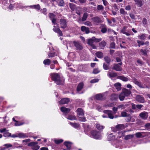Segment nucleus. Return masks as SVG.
<instances>
[{"instance_id": "nucleus-1", "label": "nucleus", "mask_w": 150, "mask_h": 150, "mask_svg": "<svg viewBox=\"0 0 150 150\" xmlns=\"http://www.w3.org/2000/svg\"><path fill=\"white\" fill-rule=\"evenodd\" d=\"M51 77L57 85H60L63 84L64 81L61 78L59 75L57 73L51 74Z\"/></svg>"}, {"instance_id": "nucleus-2", "label": "nucleus", "mask_w": 150, "mask_h": 150, "mask_svg": "<svg viewBox=\"0 0 150 150\" xmlns=\"http://www.w3.org/2000/svg\"><path fill=\"white\" fill-rule=\"evenodd\" d=\"M102 40L101 38H96L95 37L88 40L87 43L93 49H96V47L93 44V42H99Z\"/></svg>"}, {"instance_id": "nucleus-3", "label": "nucleus", "mask_w": 150, "mask_h": 150, "mask_svg": "<svg viewBox=\"0 0 150 150\" xmlns=\"http://www.w3.org/2000/svg\"><path fill=\"white\" fill-rule=\"evenodd\" d=\"M76 112L77 113V116L79 117V120L82 122L86 121V118L81 117L84 115L83 109L81 108H79L76 110Z\"/></svg>"}, {"instance_id": "nucleus-4", "label": "nucleus", "mask_w": 150, "mask_h": 150, "mask_svg": "<svg viewBox=\"0 0 150 150\" xmlns=\"http://www.w3.org/2000/svg\"><path fill=\"white\" fill-rule=\"evenodd\" d=\"M91 137L96 139H100L102 136L100 133L96 130H92L91 132Z\"/></svg>"}, {"instance_id": "nucleus-5", "label": "nucleus", "mask_w": 150, "mask_h": 150, "mask_svg": "<svg viewBox=\"0 0 150 150\" xmlns=\"http://www.w3.org/2000/svg\"><path fill=\"white\" fill-rule=\"evenodd\" d=\"M73 44L75 47L76 49L81 50L83 49V46L81 42L77 41H74L73 42Z\"/></svg>"}, {"instance_id": "nucleus-6", "label": "nucleus", "mask_w": 150, "mask_h": 150, "mask_svg": "<svg viewBox=\"0 0 150 150\" xmlns=\"http://www.w3.org/2000/svg\"><path fill=\"white\" fill-rule=\"evenodd\" d=\"M38 144L37 142H33L29 143L28 144V146H31L33 150H38L40 148V146L37 145Z\"/></svg>"}, {"instance_id": "nucleus-7", "label": "nucleus", "mask_w": 150, "mask_h": 150, "mask_svg": "<svg viewBox=\"0 0 150 150\" xmlns=\"http://www.w3.org/2000/svg\"><path fill=\"white\" fill-rule=\"evenodd\" d=\"M122 63L121 62L118 64H113L112 69L117 71H120L122 70V68L120 66L122 65Z\"/></svg>"}, {"instance_id": "nucleus-8", "label": "nucleus", "mask_w": 150, "mask_h": 150, "mask_svg": "<svg viewBox=\"0 0 150 150\" xmlns=\"http://www.w3.org/2000/svg\"><path fill=\"white\" fill-rule=\"evenodd\" d=\"M139 116L143 119L146 120L148 117V113L144 111L140 113Z\"/></svg>"}, {"instance_id": "nucleus-9", "label": "nucleus", "mask_w": 150, "mask_h": 150, "mask_svg": "<svg viewBox=\"0 0 150 150\" xmlns=\"http://www.w3.org/2000/svg\"><path fill=\"white\" fill-rule=\"evenodd\" d=\"M60 27L63 28H65L67 26V22L65 20L61 19L60 21Z\"/></svg>"}, {"instance_id": "nucleus-10", "label": "nucleus", "mask_w": 150, "mask_h": 150, "mask_svg": "<svg viewBox=\"0 0 150 150\" xmlns=\"http://www.w3.org/2000/svg\"><path fill=\"white\" fill-rule=\"evenodd\" d=\"M132 82L136 85H137L139 87L144 88L145 87H144L142 84V83L139 81L137 79L135 78L132 79Z\"/></svg>"}, {"instance_id": "nucleus-11", "label": "nucleus", "mask_w": 150, "mask_h": 150, "mask_svg": "<svg viewBox=\"0 0 150 150\" xmlns=\"http://www.w3.org/2000/svg\"><path fill=\"white\" fill-rule=\"evenodd\" d=\"M116 73L114 72L113 71H108L107 73V76L110 78L116 77L117 76Z\"/></svg>"}, {"instance_id": "nucleus-12", "label": "nucleus", "mask_w": 150, "mask_h": 150, "mask_svg": "<svg viewBox=\"0 0 150 150\" xmlns=\"http://www.w3.org/2000/svg\"><path fill=\"white\" fill-rule=\"evenodd\" d=\"M103 112L107 114L108 117L111 119H113L114 118V116L112 114V112L111 111L109 110H104Z\"/></svg>"}, {"instance_id": "nucleus-13", "label": "nucleus", "mask_w": 150, "mask_h": 150, "mask_svg": "<svg viewBox=\"0 0 150 150\" xmlns=\"http://www.w3.org/2000/svg\"><path fill=\"white\" fill-rule=\"evenodd\" d=\"M136 100L141 103H144L145 101L144 97L140 95H137L136 97Z\"/></svg>"}, {"instance_id": "nucleus-14", "label": "nucleus", "mask_w": 150, "mask_h": 150, "mask_svg": "<svg viewBox=\"0 0 150 150\" xmlns=\"http://www.w3.org/2000/svg\"><path fill=\"white\" fill-rule=\"evenodd\" d=\"M122 92L126 96H129L131 93V92L130 90L125 88L122 89Z\"/></svg>"}, {"instance_id": "nucleus-15", "label": "nucleus", "mask_w": 150, "mask_h": 150, "mask_svg": "<svg viewBox=\"0 0 150 150\" xmlns=\"http://www.w3.org/2000/svg\"><path fill=\"white\" fill-rule=\"evenodd\" d=\"M70 100L68 98H64L62 99L61 100L59 101L60 103L61 104H65L68 103L69 101Z\"/></svg>"}, {"instance_id": "nucleus-16", "label": "nucleus", "mask_w": 150, "mask_h": 150, "mask_svg": "<svg viewBox=\"0 0 150 150\" xmlns=\"http://www.w3.org/2000/svg\"><path fill=\"white\" fill-rule=\"evenodd\" d=\"M91 20L96 23H99L101 22V19L98 16H96L92 18Z\"/></svg>"}, {"instance_id": "nucleus-17", "label": "nucleus", "mask_w": 150, "mask_h": 150, "mask_svg": "<svg viewBox=\"0 0 150 150\" xmlns=\"http://www.w3.org/2000/svg\"><path fill=\"white\" fill-rule=\"evenodd\" d=\"M60 110L64 113L67 114L70 112V109L69 108L62 107L61 108Z\"/></svg>"}, {"instance_id": "nucleus-18", "label": "nucleus", "mask_w": 150, "mask_h": 150, "mask_svg": "<svg viewBox=\"0 0 150 150\" xmlns=\"http://www.w3.org/2000/svg\"><path fill=\"white\" fill-rule=\"evenodd\" d=\"M104 95L103 94L100 93L96 95V100H103L104 99Z\"/></svg>"}, {"instance_id": "nucleus-19", "label": "nucleus", "mask_w": 150, "mask_h": 150, "mask_svg": "<svg viewBox=\"0 0 150 150\" xmlns=\"http://www.w3.org/2000/svg\"><path fill=\"white\" fill-rule=\"evenodd\" d=\"M81 29L82 31L85 32L86 34H88L90 32L89 28L88 27L83 26L81 27Z\"/></svg>"}, {"instance_id": "nucleus-20", "label": "nucleus", "mask_w": 150, "mask_h": 150, "mask_svg": "<svg viewBox=\"0 0 150 150\" xmlns=\"http://www.w3.org/2000/svg\"><path fill=\"white\" fill-rule=\"evenodd\" d=\"M106 45L105 42L104 40L99 43V47L100 49H103Z\"/></svg>"}, {"instance_id": "nucleus-21", "label": "nucleus", "mask_w": 150, "mask_h": 150, "mask_svg": "<svg viewBox=\"0 0 150 150\" xmlns=\"http://www.w3.org/2000/svg\"><path fill=\"white\" fill-rule=\"evenodd\" d=\"M71 143L70 142H66L64 143V145L66 146L67 149H64V150H70L71 147Z\"/></svg>"}, {"instance_id": "nucleus-22", "label": "nucleus", "mask_w": 150, "mask_h": 150, "mask_svg": "<svg viewBox=\"0 0 150 150\" xmlns=\"http://www.w3.org/2000/svg\"><path fill=\"white\" fill-rule=\"evenodd\" d=\"M114 86L117 91H120L121 89V84L119 83H117L114 84Z\"/></svg>"}, {"instance_id": "nucleus-23", "label": "nucleus", "mask_w": 150, "mask_h": 150, "mask_svg": "<svg viewBox=\"0 0 150 150\" xmlns=\"http://www.w3.org/2000/svg\"><path fill=\"white\" fill-rule=\"evenodd\" d=\"M125 128V125L123 124H118L114 128L117 129L118 130L123 129Z\"/></svg>"}, {"instance_id": "nucleus-24", "label": "nucleus", "mask_w": 150, "mask_h": 150, "mask_svg": "<svg viewBox=\"0 0 150 150\" xmlns=\"http://www.w3.org/2000/svg\"><path fill=\"white\" fill-rule=\"evenodd\" d=\"M136 4L139 7H141L143 5L142 2L141 0H134Z\"/></svg>"}, {"instance_id": "nucleus-25", "label": "nucleus", "mask_w": 150, "mask_h": 150, "mask_svg": "<svg viewBox=\"0 0 150 150\" xmlns=\"http://www.w3.org/2000/svg\"><path fill=\"white\" fill-rule=\"evenodd\" d=\"M96 55L97 57L100 58H102L103 57V53L100 51H98L96 53Z\"/></svg>"}, {"instance_id": "nucleus-26", "label": "nucleus", "mask_w": 150, "mask_h": 150, "mask_svg": "<svg viewBox=\"0 0 150 150\" xmlns=\"http://www.w3.org/2000/svg\"><path fill=\"white\" fill-rule=\"evenodd\" d=\"M107 31V28L106 25H103L101 26V31L103 33H105Z\"/></svg>"}, {"instance_id": "nucleus-27", "label": "nucleus", "mask_w": 150, "mask_h": 150, "mask_svg": "<svg viewBox=\"0 0 150 150\" xmlns=\"http://www.w3.org/2000/svg\"><path fill=\"white\" fill-rule=\"evenodd\" d=\"M83 84L82 83H80L78 85L77 88V91L78 92L80 91L83 88Z\"/></svg>"}, {"instance_id": "nucleus-28", "label": "nucleus", "mask_w": 150, "mask_h": 150, "mask_svg": "<svg viewBox=\"0 0 150 150\" xmlns=\"http://www.w3.org/2000/svg\"><path fill=\"white\" fill-rule=\"evenodd\" d=\"M118 98V96L117 94H114L111 96V99L112 100H117Z\"/></svg>"}, {"instance_id": "nucleus-29", "label": "nucleus", "mask_w": 150, "mask_h": 150, "mask_svg": "<svg viewBox=\"0 0 150 150\" xmlns=\"http://www.w3.org/2000/svg\"><path fill=\"white\" fill-rule=\"evenodd\" d=\"M56 53L55 52L51 51L48 54V57L49 58H52L55 56Z\"/></svg>"}, {"instance_id": "nucleus-30", "label": "nucleus", "mask_w": 150, "mask_h": 150, "mask_svg": "<svg viewBox=\"0 0 150 150\" xmlns=\"http://www.w3.org/2000/svg\"><path fill=\"white\" fill-rule=\"evenodd\" d=\"M125 96V95L122 92L118 96V98L120 100L122 101L124 100Z\"/></svg>"}, {"instance_id": "nucleus-31", "label": "nucleus", "mask_w": 150, "mask_h": 150, "mask_svg": "<svg viewBox=\"0 0 150 150\" xmlns=\"http://www.w3.org/2000/svg\"><path fill=\"white\" fill-rule=\"evenodd\" d=\"M146 34H142L141 35H139L138 36L139 38L141 40H144L146 38Z\"/></svg>"}, {"instance_id": "nucleus-32", "label": "nucleus", "mask_w": 150, "mask_h": 150, "mask_svg": "<svg viewBox=\"0 0 150 150\" xmlns=\"http://www.w3.org/2000/svg\"><path fill=\"white\" fill-rule=\"evenodd\" d=\"M96 127L98 129L100 130L103 129L105 127L99 124H96Z\"/></svg>"}, {"instance_id": "nucleus-33", "label": "nucleus", "mask_w": 150, "mask_h": 150, "mask_svg": "<svg viewBox=\"0 0 150 150\" xmlns=\"http://www.w3.org/2000/svg\"><path fill=\"white\" fill-rule=\"evenodd\" d=\"M30 6L31 8H33L37 10H39L40 8V5L39 4Z\"/></svg>"}, {"instance_id": "nucleus-34", "label": "nucleus", "mask_w": 150, "mask_h": 150, "mask_svg": "<svg viewBox=\"0 0 150 150\" xmlns=\"http://www.w3.org/2000/svg\"><path fill=\"white\" fill-rule=\"evenodd\" d=\"M108 138L109 140H111L114 139L115 138V136L114 135H113L112 134H109L108 137Z\"/></svg>"}, {"instance_id": "nucleus-35", "label": "nucleus", "mask_w": 150, "mask_h": 150, "mask_svg": "<svg viewBox=\"0 0 150 150\" xmlns=\"http://www.w3.org/2000/svg\"><path fill=\"white\" fill-rule=\"evenodd\" d=\"M69 124L75 128H78L79 126V123L70 122Z\"/></svg>"}, {"instance_id": "nucleus-36", "label": "nucleus", "mask_w": 150, "mask_h": 150, "mask_svg": "<svg viewBox=\"0 0 150 150\" xmlns=\"http://www.w3.org/2000/svg\"><path fill=\"white\" fill-rule=\"evenodd\" d=\"M50 60L48 59H45L43 61V64L46 65H49L50 64Z\"/></svg>"}, {"instance_id": "nucleus-37", "label": "nucleus", "mask_w": 150, "mask_h": 150, "mask_svg": "<svg viewBox=\"0 0 150 150\" xmlns=\"http://www.w3.org/2000/svg\"><path fill=\"white\" fill-rule=\"evenodd\" d=\"M67 118L70 120H75L76 119L75 116L71 115H68Z\"/></svg>"}, {"instance_id": "nucleus-38", "label": "nucleus", "mask_w": 150, "mask_h": 150, "mask_svg": "<svg viewBox=\"0 0 150 150\" xmlns=\"http://www.w3.org/2000/svg\"><path fill=\"white\" fill-rule=\"evenodd\" d=\"M88 16V14L86 13H83V17L82 18V21H83L86 20Z\"/></svg>"}, {"instance_id": "nucleus-39", "label": "nucleus", "mask_w": 150, "mask_h": 150, "mask_svg": "<svg viewBox=\"0 0 150 150\" xmlns=\"http://www.w3.org/2000/svg\"><path fill=\"white\" fill-rule=\"evenodd\" d=\"M140 54L146 56L147 54V52L146 50H143L141 49L140 50Z\"/></svg>"}, {"instance_id": "nucleus-40", "label": "nucleus", "mask_w": 150, "mask_h": 150, "mask_svg": "<svg viewBox=\"0 0 150 150\" xmlns=\"http://www.w3.org/2000/svg\"><path fill=\"white\" fill-rule=\"evenodd\" d=\"M69 7L72 11H74L76 8V6L73 4H69Z\"/></svg>"}, {"instance_id": "nucleus-41", "label": "nucleus", "mask_w": 150, "mask_h": 150, "mask_svg": "<svg viewBox=\"0 0 150 150\" xmlns=\"http://www.w3.org/2000/svg\"><path fill=\"white\" fill-rule=\"evenodd\" d=\"M97 9L98 11H102L104 10V7L102 5H98L97 6Z\"/></svg>"}, {"instance_id": "nucleus-42", "label": "nucleus", "mask_w": 150, "mask_h": 150, "mask_svg": "<svg viewBox=\"0 0 150 150\" xmlns=\"http://www.w3.org/2000/svg\"><path fill=\"white\" fill-rule=\"evenodd\" d=\"M118 78L125 81H127L128 80L127 78L123 76H118Z\"/></svg>"}, {"instance_id": "nucleus-43", "label": "nucleus", "mask_w": 150, "mask_h": 150, "mask_svg": "<svg viewBox=\"0 0 150 150\" xmlns=\"http://www.w3.org/2000/svg\"><path fill=\"white\" fill-rule=\"evenodd\" d=\"M134 137V135L133 134H129L127 135L125 137V139L126 140L132 139Z\"/></svg>"}, {"instance_id": "nucleus-44", "label": "nucleus", "mask_w": 150, "mask_h": 150, "mask_svg": "<svg viewBox=\"0 0 150 150\" xmlns=\"http://www.w3.org/2000/svg\"><path fill=\"white\" fill-rule=\"evenodd\" d=\"M109 65V64H107L105 63H104L103 64V68L104 69L106 70H108L110 69Z\"/></svg>"}, {"instance_id": "nucleus-45", "label": "nucleus", "mask_w": 150, "mask_h": 150, "mask_svg": "<svg viewBox=\"0 0 150 150\" xmlns=\"http://www.w3.org/2000/svg\"><path fill=\"white\" fill-rule=\"evenodd\" d=\"M137 42L138 44L139 47L142 46L144 45V42L143 41H140L139 40H137Z\"/></svg>"}, {"instance_id": "nucleus-46", "label": "nucleus", "mask_w": 150, "mask_h": 150, "mask_svg": "<svg viewBox=\"0 0 150 150\" xmlns=\"http://www.w3.org/2000/svg\"><path fill=\"white\" fill-rule=\"evenodd\" d=\"M105 61L108 64H109L110 62L111 59L110 58L108 57H105L104 58Z\"/></svg>"}, {"instance_id": "nucleus-47", "label": "nucleus", "mask_w": 150, "mask_h": 150, "mask_svg": "<svg viewBox=\"0 0 150 150\" xmlns=\"http://www.w3.org/2000/svg\"><path fill=\"white\" fill-rule=\"evenodd\" d=\"M120 13L124 15L127 14V12L125 11L124 9L121 8L120 10Z\"/></svg>"}, {"instance_id": "nucleus-48", "label": "nucleus", "mask_w": 150, "mask_h": 150, "mask_svg": "<svg viewBox=\"0 0 150 150\" xmlns=\"http://www.w3.org/2000/svg\"><path fill=\"white\" fill-rule=\"evenodd\" d=\"M63 140L61 139H56L54 140V142L57 144H59L63 142Z\"/></svg>"}, {"instance_id": "nucleus-49", "label": "nucleus", "mask_w": 150, "mask_h": 150, "mask_svg": "<svg viewBox=\"0 0 150 150\" xmlns=\"http://www.w3.org/2000/svg\"><path fill=\"white\" fill-rule=\"evenodd\" d=\"M6 131L5 133H4L3 136L5 137H8L11 136V134Z\"/></svg>"}, {"instance_id": "nucleus-50", "label": "nucleus", "mask_w": 150, "mask_h": 150, "mask_svg": "<svg viewBox=\"0 0 150 150\" xmlns=\"http://www.w3.org/2000/svg\"><path fill=\"white\" fill-rule=\"evenodd\" d=\"M18 137L21 138H24L27 137L26 135L23 133H19L18 134Z\"/></svg>"}, {"instance_id": "nucleus-51", "label": "nucleus", "mask_w": 150, "mask_h": 150, "mask_svg": "<svg viewBox=\"0 0 150 150\" xmlns=\"http://www.w3.org/2000/svg\"><path fill=\"white\" fill-rule=\"evenodd\" d=\"M129 114L125 112H121V115L123 117H126L128 116Z\"/></svg>"}, {"instance_id": "nucleus-52", "label": "nucleus", "mask_w": 150, "mask_h": 150, "mask_svg": "<svg viewBox=\"0 0 150 150\" xmlns=\"http://www.w3.org/2000/svg\"><path fill=\"white\" fill-rule=\"evenodd\" d=\"M64 5V1L63 0H60L58 4V5L61 6H63Z\"/></svg>"}, {"instance_id": "nucleus-53", "label": "nucleus", "mask_w": 150, "mask_h": 150, "mask_svg": "<svg viewBox=\"0 0 150 150\" xmlns=\"http://www.w3.org/2000/svg\"><path fill=\"white\" fill-rule=\"evenodd\" d=\"M100 72L98 69L95 68L93 69V73L94 74H97Z\"/></svg>"}, {"instance_id": "nucleus-54", "label": "nucleus", "mask_w": 150, "mask_h": 150, "mask_svg": "<svg viewBox=\"0 0 150 150\" xmlns=\"http://www.w3.org/2000/svg\"><path fill=\"white\" fill-rule=\"evenodd\" d=\"M142 23L144 24V26H145L147 24V21L146 19L144 18H143Z\"/></svg>"}, {"instance_id": "nucleus-55", "label": "nucleus", "mask_w": 150, "mask_h": 150, "mask_svg": "<svg viewBox=\"0 0 150 150\" xmlns=\"http://www.w3.org/2000/svg\"><path fill=\"white\" fill-rule=\"evenodd\" d=\"M125 132L124 131H122L121 132H118V133L120 135L119 137L120 138L121 136L124 135Z\"/></svg>"}, {"instance_id": "nucleus-56", "label": "nucleus", "mask_w": 150, "mask_h": 150, "mask_svg": "<svg viewBox=\"0 0 150 150\" xmlns=\"http://www.w3.org/2000/svg\"><path fill=\"white\" fill-rule=\"evenodd\" d=\"M68 56L71 57L72 58H74L75 57L74 54L73 52H71L69 54Z\"/></svg>"}, {"instance_id": "nucleus-57", "label": "nucleus", "mask_w": 150, "mask_h": 150, "mask_svg": "<svg viewBox=\"0 0 150 150\" xmlns=\"http://www.w3.org/2000/svg\"><path fill=\"white\" fill-rule=\"evenodd\" d=\"M49 16L50 18L52 19L55 18V15L53 13H50Z\"/></svg>"}, {"instance_id": "nucleus-58", "label": "nucleus", "mask_w": 150, "mask_h": 150, "mask_svg": "<svg viewBox=\"0 0 150 150\" xmlns=\"http://www.w3.org/2000/svg\"><path fill=\"white\" fill-rule=\"evenodd\" d=\"M84 24L85 25L89 26H91L92 25V23L89 21H87L85 22Z\"/></svg>"}, {"instance_id": "nucleus-59", "label": "nucleus", "mask_w": 150, "mask_h": 150, "mask_svg": "<svg viewBox=\"0 0 150 150\" xmlns=\"http://www.w3.org/2000/svg\"><path fill=\"white\" fill-rule=\"evenodd\" d=\"M53 30L54 32L57 33L60 30V29L59 28H56L55 26H54Z\"/></svg>"}, {"instance_id": "nucleus-60", "label": "nucleus", "mask_w": 150, "mask_h": 150, "mask_svg": "<svg viewBox=\"0 0 150 150\" xmlns=\"http://www.w3.org/2000/svg\"><path fill=\"white\" fill-rule=\"evenodd\" d=\"M115 44L114 42H111L110 44V47L111 48L115 49Z\"/></svg>"}, {"instance_id": "nucleus-61", "label": "nucleus", "mask_w": 150, "mask_h": 150, "mask_svg": "<svg viewBox=\"0 0 150 150\" xmlns=\"http://www.w3.org/2000/svg\"><path fill=\"white\" fill-rule=\"evenodd\" d=\"M23 124V123L20 122H18L17 121V122H16L15 123V125L16 126H19L22 125Z\"/></svg>"}, {"instance_id": "nucleus-62", "label": "nucleus", "mask_w": 150, "mask_h": 150, "mask_svg": "<svg viewBox=\"0 0 150 150\" xmlns=\"http://www.w3.org/2000/svg\"><path fill=\"white\" fill-rule=\"evenodd\" d=\"M127 117L125 119V120L127 122H129L130 121L131 119V117L130 116L129 114Z\"/></svg>"}, {"instance_id": "nucleus-63", "label": "nucleus", "mask_w": 150, "mask_h": 150, "mask_svg": "<svg viewBox=\"0 0 150 150\" xmlns=\"http://www.w3.org/2000/svg\"><path fill=\"white\" fill-rule=\"evenodd\" d=\"M127 27L126 26H125L123 27V28L121 30V32L124 34L125 32H126V30L127 28Z\"/></svg>"}, {"instance_id": "nucleus-64", "label": "nucleus", "mask_w": 150, "mask_h": 150, "mask_svg": "<svg viewBox=\"0 0 150 150\" xmlns=\"http://www.w3.org/2000/svg\"><path fill=\"white\" fill-rule=\"evenodd\" d=\"M135 135L136 137L139 138L142 136V134L140 132H137L136 133Z\"/></svg>"}]
</instances>
